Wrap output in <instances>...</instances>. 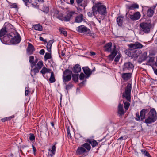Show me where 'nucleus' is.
Wrapping results in <instances>:
<instances>
[{
	"mask_svg": "<svg viewBox=\"0 0 157 157\" xmlns=\"http://www.w3.org/2000/svg\"><path fill=\"white\" fill-rule=\"evenodd\" d=\"M32 147H33V152H34V154L35 155H36L35 152L36 151V148H35V147L33 145H32Z\"/></svg>",
	"mask_w": 157,
	"mask_h": 157,
	"instance_id": "nucleus-60",
	"label": "nucleus"
},
{
	"mask_svg": "<svg viewBox=\"0 0 157 157\" xmlns=\"http://www.w3.org/2000/svg\"><path fill=\"white\" fill-rule=\"evenodd\" d=\"M124 20V16H119L117 18V23L119 26L122 27Z\"/></svg>",
	"mask_w": 157,
	"mask_h": 157,
	"instance_id": "nucleus-15",
	"label": "nucleus"
},
{
	"mask_svg": "<svg viewBox=\"0 0 157 157\" xmlns=\"http://www.w3.org/2000/svg\"><path fill=\"white\" fill-rule=\"evenodd\" d=\"M36 67L33 69L31 70V75L32 77L34 76L36 73L39 72V71L43 67V62L42 61H40L36 65Z\"/></svg>",
	"mask_w": 157,
	"mask_h": 157,
	"instance_id": "nucleus-8",
	"label": "nucleus"
},
{
	"mask_svg": "<svg viewBox=\"0 0 157 157\" xmlns=\"http://www.w3.org/2000/svg\"><path fill=\"white\" fill-rule=\"evenodd\" d=\"M49 80L51 83L54 82L55 81L54 74L52 71L51 72V76L49 78Z\"/></svg>",
	"mask_w": 157,
	"mask_h": 157,
	"instance_id": "nucleus-40",
	"label": "nucleus"
},
{
	"mask_svg": "<svg viewBox=\"0 0 157 157\" xmlns=\"http://www.w3.org/2000/svg\"><path fill=\"white\" fill-rule=\"evenodd\" d=\"M123 137H124L123 136H122L121 137H120L117 139V140H120L121 141L122 140H123Z\"/></svg>",
	"mask_w": 157,
	"mask_h": 157,
	"instance_id": "nucleus-63",
	"label": "nucleus"
},
{
	"mask_svg": "<svg viewBox=\"0 0 157 157\" xmlns=\"http://www.w3.org/2000/svg\"><path fill=\"white\" fill-rule=\"evenodd\" d=\"M28 46L27 49V53L29 55L32 54L33 52L35 51V48L31 43L28 42Z\"/></svg>",
	"mask_w": 157,
	"mask_h": 157,
	"instance_id": "nucleus-14",
	"label": "nucleus"
},
{
	"mask_svg": "<svg viewBox=\"0 0 157 157\" xmlns=\"http://www.w3.org/2000/svg\"><path fill=\"white\" fill-rule=\"evenodd\" d=\"M43 12L45 13H47L49 11V8L48 7H44L43 9Z\"/></svg>",
	"mask_w": 157,
	"mask_h": 157,
	"instance_id": "nucleus-56",
	"label": "nucleus"
},
{
	"mask_svg": "<svg viewBox=\"0 0 157 157\" xmlns=\"http://www.w3.org/2000/svg\"><path fill=\"white\" fill-rule=\"evenodd\" d=\"M120 57L121 56L120 54H118V55H117L115 59V62L117 63L118 62L120 58Z\"/></svg>",
	"mask_w": 157,
	"mask_h": 157,
	"instance_id": "nucleus-53",
	"label": "nucleus"
},
{
	"mask_svg": "<svg viewBox=\"0 0 157 157\" xmlns=\"http://www.w3.org/2000/svg\"><path fill=\"white\" fill-rule=\"evenodd\" d=\"M21 40V37L17 31H15V34L13 37L10 40L11 43L12 44H16L19 43Z\"/></svg>",
	"mask_w": 157,
	"mask_h": 157,
	"instance_id": "nucleus-9",
	"label": "nucleus"
},
{
	"mask_svg": "<svg viewBox=\"0 0 157 157\" xmlns=\"http://www.w3.org/2000/svg\"><path fill=\"white\" fill-rule=\"evenodd\" d=\"M157 120V113L155 108H151L147 114V117L144 121L147 125L151 124Z\"/></svg>",
	"mask_w": 157,
	"mask_h": 157,
	"instance_id": "nucleus-4",
	"label": "nucleus"
},
{
	"mask_svg": "<svg viewBox=\"0 0 157 157\" xmlns=\"http://www.w3.org/2000/svg\"><path fill=\"white\" fill-rule=\"evenodd\" d=\"M154 13V11L152 9L150 8L148 9L147 12V15L149 17L152 16Z\"/></svg>",
	"mask_w": 157,
	"mask_h": 157,
	"instance_id": "nucleus-39",
	"label": "nucleus"
},
{
	"mask_svg": "<svg viewBox=\"0 0 157 157\" xmlns=\"http://www.w3.org/2000/svg\"><path fill=\"white\" fill-rule=\"evenodd\" d=\"M73 86V85L71 82H69L67 85L66 86V89L67 90H69Z\"/></svg>",
	"mask_w": 157,
	"mask_h": 157,
	"instance_id": "nucleus-44",
	"label": "nucleus"
},
{
	"mask_svg": "<svg viewBox=\"0 0 157 157\" xmlns=\"http://www.w3.org/2000/svg\"><path fill=\"white\" fill-rule=\"evenodd\" d=\"M45 53V50L44 49H42L41 50L40 52L39 53L43 55H44Z\"/></svg>",
	"mask_w": 157,
	"mask_h": 157,
	"instance_id": "nucleus-59",
	"label": "nucleus"
},
{
	"mask_svg": "<svg viewBox=\"0 0 157 157\" xmlns=\"http://www.w3.org/2000/svg\"><path fill=\"white\" fill-rule=\"evenodd\" d=\"M87 153L86 150L82 146L78 147L76 151V154L78 155H84Z\"/></svg>",
	"mask_w": 157,
	"mask_h": 157,
	"instance_id": "nucleus-13",
	"label": "nucleus"
},
{
	"mask_svg": "<svg viewBox=\"0 0 157 157\" xmlns=\"http://www.w3.org/2000/svg\"><path fill=\"white\" fill-rule=\"evenodd\" d=\"M65 1L68 4L73 5L74 2V0H65Z\"/></svg>",
	"mask_w": 157,
	"mask_h": 157,
	"instance_id": "nucleus-51",
	"label": "nucleus"
},
{
	"mask_svg": "<svg viewBox=\"0 0 157 157\" xmlns=\"http://www.w3.org/2000/svg\"><path fill=\"white\" fill-rule=\"evenodd\" d=\"M29 62L31 64V67L33 68L34 67L36 66V62H34V57L33 56H31L29 57Z\"/></svg>",
	"mask_w": 157,
	"mask_h": 157,
	"instance_id": "nucleus-32",
	"label": "nucleus"
},
{
	"mask_svg": "<svg viewBox=\"0 0 157 157\" xmlns=\"http://www.w3.org/2000/svg\"><path fill=\"white\" fill-rule=\"evenodd\" d=\"M125 112L123 109V105L121 103L119 104L117 108V112L120 116H121L124 115Z\"/></svg>",
	"mask_w": 157,
	"mask_h": 157,
	"instance_id": "nucleus-16",
	"label": "nucleus"
},
{
	"mask_svg": "<svg viewBox=\"0 0 157 157\" xmlns=\"http://www.w3.org/2000/svg\"><path fill=\"white\" fill-rule=\"evenodd\" d=\"M51 58V56L50 54L48 53H45L44 56V59L45 61Z\"/></svg>",
	"mask_w": 157,
	"mask_h": 157,
	"instance_id": "nucleus-43",
	"label": "nucleus"
},
{
	"mask_svg": "<svg viewBox=\"0 0 157 157\" xmlns=\"http://www.w3.org/2000/svg\"><path fill=\"white\" fill-rule=\"evenodd\" d=\"M81 146L83 147L86 150L87 152L89 151L91 148L90 144L87 142L83 144Z\"/></svg>",
	"mask_w": 157,
	"mask_h": 157,
	"instance_id": "nucleus-30",
	"label": "nucleus"
},
{
	"mask_svg": "<svg viewBox=\"0 0 157 157\" xmlns=\"http://www.w3.org/2000/svg\"><path fill=\"white\" fill-rule=\"evenodd\" d=\"M8 33L6 29L4 28V27H3L0 30V39L1 41L2 39L1 38V37H2L5 35L6 34V33Z\"/></svg>",
	"mask_w": 157,
	"mask_h": 157,
	"instance_id": "nucleus-34",
	"label": "nucleus"
},
{
	"mask_svg": "<svg viewBox=\"0 0 157 157\" xmlns=\"http://www.w3.org/2000/svg\"><path fill=\"white\" fill-rule=\"evenodd\" d=\"M86 141L90 144H91L93 148L94 147L98 145V143L94 140L87 139Z\"/></svg>",
	"mask_w": 157,
	"mask_h": 157,
	"instance_id": "nucleus-20",
	"label": "nucleus"
},
{
	"mask_svg": "<svg viewBox=\"0 0 157 157\" xmlns=\"http://www.w3.org/2000/svg\"><path fill=\"white\" fill-rule=\"evenodd\" d=\"M90 54L92 56H94L95 55V53L94 52H91Z\"/></svg>",
	"mask_w": 157,
	"mask_h": 157,
	"instance_id": "nucleus-64",
	"label": "nucleus"
},
{
	"mask_svg": "<svg viewBox=\"0 0 157 157\" xmlns=\"http://www.w3.org/2000/svg\"><path fill=\"white\" fill-rule=\"evenodd\" d=\"M130 49L129 51L130 55L134 57H137L141 53L140 51L136 50L138 49H141L144 47V46L140 43L136 42L134 43L130 44L129 45Z\"/></svg>",
	"mask_w": 157,
	"mask_h": 157,
	"instance_id": "nucleus-3",
	"label": "nucleus"
},
{
	"mask_svg": "<svg viewBox=\"0 0 157 157\" xmlns=\"http://www.w3.org/2000/svg\"><path fill=\"white\" fill-rule=\"evenodd\" d=\"M67 137L68 138H70V139H72V137L70 133V128L69 127H68L67 128Z\"/></svg>",
	"mask_w": 157,
	"mask_h": 157,
	"instance_id": "nucleus-47",
	"label": "nucleus"
},
{
	"mask_svg": "<svg viewBox=\"0 0 157 157\" xmlns=\"http://www.w3.org/2000/svg\"><path fill=\"white\" fill-rule=\"evenodd\" d=\"M30 140L31 141H33L35 140V136L33 133H30L29 134Z\"/></svg>",
	"mask_w": 157,
	"mask_h": 157,
	"instance_id": "nucleus-46",
	"label": "nucleus"
},
{
	"mask_svg": "<svg viewBox=\"0 0 157 157\" xmlns=\"http://www.w3.org/2000/svg\"><path fill=\"white\" fill-rule=\"evenodd\" d=\"M12 36L9 34L4 36L3 38V43L5 44L7 43V42L9 41L10 38Z\"/></svg>",
	"mask_w": 157,
	"mask_h": 157,
	"instance_id": "nucleus-31",
	"label": "nucleus"
},
{
	"mask_svg": "<svg viewBox=\"0 0 157 157\" xmlns=\"http://www.w3.org/2000/svg\"><path fill=\"white\" fill-rule=\"evenodd\" d=\"M132 89V86L130 84H128L125 89V92L123 94V98H125L127 101H125L123 100L124 107V108L125 112H126L128 109L131 101V93Z\"/></svg>",
	"mask_w": 157,
	"mask_h": 157,
	"instance_id": "nucleus-2",
	"label": "nucleus"
},
{
	"mask_svg": "<svg viewBox=\"0 0 157 157\" xmlns=\"http://www.w3.org/2000/svg\"><path fill=\"white\" fill-rule=\"evenodd\" d=\"M134 66L133 64L130 62L124 63L123 67V70L124 71H133Z\"/></svg>",
	"mask_w": 157,
	"mask_h": 157,
	"instance_id": "nucleus-10",
	"label": "nucleus"
},
{
	"mask_svg": "<svg viewBox=\"0 0 157 157\" xmlns=\"http://www.w3.org/2000/svg\"><path fill=\"white\" fill-rule=\"evenodd\" d=\"M86 76L83 73H81L79 75V79L81 80H83L85 78H86Z\"/></svg>",
	"mask_w": 157,
	"mask_h": 157,
	"instance_id": "nucleus-49",
	"label": "nucleus"
},
{
	"mask_svg": "<svg viewBox=\"0 0 157 157\" xmlns=\"http://www.w3.org/2000/svg\"><path fill=\"white\" fill-rule=\"evenodd\" d=\"M131 77V73H126L122 74V77L124 80H128Z\"/></svg>",
	"mask_w": 157,
	"mask_h": 157,
	"instance_id": "nucleus-25",
	"label": "nucleus"
},
{
	"mask_svg": "<svg viewBox=\"0 0 157 157\" xmlns=\"http://www.w3.org/2000/svg\"><path fill=\"white\" fill-rule=\"evenodd\" d=\"M76 29L78 32L82 33H89L90 32V29L84 25L77 27Z\"/></svg>",
	"mask_w": 157,
	"mask_h": 157,
	"instance_id": "nucleus-11",
	"label": "nucleus"
},
{
	"mask_svg": "<svg viewBox=\"0 0 157 157\" xmlns=\"http://www.w3.org/2000/svg\"><path fill=\"white\" fill-rule=\"evenodd\" d=\"M135 119L137 121H141V117L140 116L139 112L136 113Z\"/></svg>",
	"mask_w": 157,
	"mask_h": 157,
	"instance_id": "nucleus-45",
	"label": "nucleus"
},
{
	"mask_svg": "<svg viewBox=\"0 0 157 157\" xmlns=\"http://www.w3.org/2000/svg\"><path fill=\"white\" fill-rule=\"evenodd\" d=\"M140 31L144 33H148L150 31L151 27V24L147 22H142L140 25Z\"/></svg>",
	"mask_w": 157,
	"mask_h": 157,
	"instance_id": "nucleus-6",
	"label": "nucleus"
},
{
	"mask_svg": "<svg viewBox=\"0 0 157 157\" xmlns=\"http://www.w3.org/2000/svg\"><path fill=\"white\" fill-rule=\"evenodd\" d=\"M83 15L82 14L77 16L75 18V21L78 23L82 22L83 20Z\"/></svg>",
	"mask_w": 157,
	"mask_h": 157,
	"instance_id": "nucleus-27",
	"label": "nucleus"
},
{
	"mask_svg": "<svg viewBox=\"0 0 157 157\" xmlns=\"http://www.w3.org/2000/svg\"><path fill=\"white\" fill-rule=\"evenodd\" d=\"M112 44L109 42L106 44L104 47V50L106 52H110L111 50Z\"/></svg>",
	"mask_w": 157,
	"mask_h": 157,
	"instance_id": "nucleus-26",
	"label": "nucleus"
},
{
	"mask_svg": "<svg viewBox=\"0 0 157 157\" xmlns=\"http://www.w3.org/2000/svg\"><path fill=\"white\" fill-rule=\"evenodd\" d=\"M54 42V40H50L47 43L46 47L48 51L51 52V47L52 44Z\"/></svg>",
	"mask_w": 157,
	"mask_h": 157,
	"instance_id": "nucleus-28",
	"label": "nucleus"
},
{
	"mask_svg": "<svg viewBox=\"0 0 157 157\" xmlns=\"http://www.w3.org/2000/svg\"><path fill=\"white\" fill-rule=\"evenodd\" d=\"M51 70L49 69L46 68L44 66L43 67L40 71V72L43 75L49 72Z\"/></svg>",
	"mask_w": 157,
	"mask_h": 157,
	"instance_id": "nucleus-33",
	"label": "nucleus"
},
{
	"mask_svg": "<svg viewBox=\"0 0 157 157\" xmlns=\"http://www.w3.org/2000/svg\"><path fill=\"white\" fill-rule=\"evenodd\" d=\"M92 9L95 17L99 19H104L107 13L106 8L105 5L101 3L97 2L93 6Z\"/></svg>",
	"mask_w": 157,
	"mask_h": 157,
	"instance_id": "nucleus-1",
	"label": "nucleus"
},
{
	"mask_svg": "<svg viewBox=\"0 0 157 157\" xmlns=\"http://www.w3.org/2000/svg\"><path fill=\"white\" fill-rule=\"evenodd\" d=\"M147 112V109H142L140 112L141 121H143V122L144 121L145 119H146L145 117Z\"/></svg>",
	"mask_w": 157,
	"mask_h": 157,
	"instance_id": "nucleus-17",
	"label": "nucleus"
},
{
	"mask_svg": "<svg viewBox=\"0 0 157 157\" xmlns=\"http://www.w3.org/2000/svg\"><path fill=\"white\" fill-rule=\"evenodd\" d=\"M29 92H30L29 90V87L28 86L27 87H26L25 88V95H28Z\"/></svg>",
	"mask_w": 157,
	"mask_h": 157,
	"instance_id": "nucleus-55",
	"label": "nucleus"
},
{
	"mask_svg": "<svg viewBox=\"0 0 157 157\" xmlns=\"http://www.w3.org/2000/svg\"><path fill=\"white\" fill-rule=\"evenodd\" d=\"M154 58L153 57H147V60L148 62L153 63L154 61Z\"/></svg>",
	"mask_w": 157,
	"mask_h": 157,
	"instance_id": "nucleus-48",
	"label": "nucleus"
},
{
	"mask_svg": "<svg viewBox=\"0 0 157 157\" xmlns=\"http://www.w3.org/2000/svg\"><path fill=\"white\" fill-rule=\"evenodd\" d=\"M84 72L86 75V78H88L91 74L90 70L88 67H84L82 68Z\"/></svg>",
	"mask_w": 157,
	"mask_h": 157,
	"instance_id": "nucleus-19",
	"label": "nucleus"
},
{
	"mask_svg": "<svg viewBox=\"0 0 157 157\" xmlns=\"http://www.w3.org/2000/svg\"><path fill=\"white\" fill-rule=\"evenodd\" d=\"M152 68L153 69L155 73L157 75V68L155 69L154 67H152Z\"/></svg>",
	"mask_w": 157,
	"mask_h": 157,
	"instance_id": "nucleus-61",
	"label": "nucleus"
},
{
	"mask_svg": "<svg viewBox=\"0 0 157 157\" xmlns=\"http://www.w3.org/2000/svg\"><path fill=\"white\" fill-rule=\"evenodd\" d=\"M11 8H17V5L16 3H12L10 5Z\"/></svg>",
	"mask_w": 157,
	"mask_h": 157,
	"instance_id": "nucleus-57",
	"label": "nucleus"
},
{
	"mask_svg": "<svg viewBox=\"0 0 157 157\" xmlns=\"http://www.w3.org/2000/svg\"><path fill=\"white\" fill-rule=\"evenodd\" d=\"M129 17L132 20H136L140 18V14L139 12H137L133 15H130Z\"/></svg>",
	"mask_w": 157,
	"mask_h": 157,
	"instance_id": "nucleus-18",
	"label": "nucleus"
},
{
	"mask_svg": "<svg viewBox=\"0 0 157 157\" xmlns=\"http://www.w3.org/2000/svg\"><path fill=\"white\" fill-rule=\"evenodd\" d=\"M77 4L79 6L85 8L87 6V2L86 1L84 0H76Z\"/></svg>",
	"mask_w": 157,
	"mask_h": 157,
	"instance_id": "nucleus-22",
	"label": "nucleus"
},
{
	"mask_svg": "<svg viewBox=\"0 0 157 157\" xmlns=\"http://www.w3.org/2000/svg\"><path fill=\"white\" fill-rule=\"evenodd\" d=\"M39 39H40V40L41 41H43L44 42L45 41V40L42 37L40 36V38H39Z\"/></svg>",
	"mask_w": 157,
	"mask_h": 157,
	"instance_id": "nucleus-62",
	"label": "nucleus"
},
{
	"mask_svg": "<svg viewBox=\"0 0 157 157\" xmlns=\"http://www.w3.org/2000/svg\"><path fill=\"white\" fill-rule=\"evenodd\" d=\"M22 1L25 3V5L29 7V4L30 3V2H29L30 0H22Z\"/></svg>",
	"mask_w": 157,
	"mask_h": 157,
	"instance_id": "nucleus-54",
	"label": "nucleus"
},
{
	"mask_svg": "<svg viewBox=\"0 0 157 157\" xmlns=\"http://www.w3.org/2000/svg\"><path fill=\"white\" fill-rule=\"evenodd\" d=\"M86 80H85L83 81L82 82L80 83H79V86L80 87H82V86H83L84 84H85V83L86 82Z\"/></svg>",
	"mask_w": 157,
	"mask_h": 157,
	"instance_id": "nucleus-58",
	"label": "nucleus"
},
{
	"mask_svg": "<svg viewBox=\"0 0 157 157\" xmlns=\"http://www.w3.org/2000/svg\"><path fill=\"white\" fill-rule=\"evenodd\" d=\"M117 52L115 49L111 53V54L109 55V57L111 59H113L117 55Z\"/></svg>",
	"mask_w": 157,
	"mask_h": 157,
	"instance_id": "nucleus-35",
	"label": "nucleus"
},
{
	"mask_svg": "<svg viewBox=\"0 0 157 157\" xmlns=\"http://www.w3.org/2000/svg\"><path fill=\"white\" fill-rule=\"evenodd\" d=\"M59 31L60 32V34H63L65 36L67 35V32L65 31L63 28H60L59 29Z\"/></svg>",
	"mask_w": 157,
	"mask_h": 157,
	"instance_id": "nucleus-37",
	"label": "nucleus"
},
{
	"mask_svg": "<svg viewBox=\"0 0 157 157\" xmlns=\"http://www.w3.org/2000/svg\"><path fill=\"white\" fill-rule=\"evenodd\" d=\"M72 80L74 81L77 82L78 81V74H74L72 75Z\"/></svg>",
	"mask_w": 157,
	"mask_h": 157,
	"instance_id": "nucleus-42",
	"label": "nucleus"
},
{
	"mask_svg": "<svg viewBox=\"0 0 157 157\" xmlns=\"http://www.w3.org/2000/svg\"><path fill=\"white\" fill-rule=\"evenodd\" d=\"M57 144V143L56 142L54 143L51 149H48V151H50V153H49V152H48V154L49 155L51 156V157L53 156L55 154L56 150V145Z\"/></svg>",
	"mask_w": 157,
	"mask_h": 157,
	"instance_id": "nucleus-12",
	"label": "nucleus"
},
{
	"mask_svg": "<svg viewBox=\"0 0 157 157\" xmlns=\"http://www.w3.org/2000/svg\"><path fill=\"white\" fill-rule=\"evenodd\" d=\"M72 71L68 69H66L63 72V81L65 84L66 82L70 81L71 79Z\"/></svg>",
	"mask_w": 157,
	"mask_h": 157,
	"instance_id": "nucleus-7",
	"label": "nucleus"
},
{
	"mask_svg": "<svg viewBox=\"0 0 157 157\" xmlns=\"http://www.w3.org/2000/svg\"><path fill=\"white\" fill-rule=\"evenodd\" d=\"M157 120V113L155 108H151L147 114V117L144 121L147 125L151 124Z\"/></svg>",
	"mask_w": 157,
	"mask_h": 157,
	"instance_id": "nucleus-5",
	"label": "nucleus"
},
{
	"mask_svg": "<svg viewBox=\"0 0 157 157\" xmlns=\"http://www.w3.org/2000/svg\"><path fill=\"white\" fill-rule=\"evenodd\" d=\"M13 26L9 23H5L4 27L7 32H9L10 30L13 28Z\"/></svg>",
	"mask_w": 157,
	"mask_h": 157,
	"instance_id": "nucleus-29",
	"label": "nucleus"
},
{
	"mask_svg": "<svg viewBox=\"0 0 157 157\" xmlns=\"http://www.w3.org/2000/svg\"><path fill=\"white\" fill-rule=\"evenodd\" d=\"M72 70L74 73H78L81 71V69L80 65L77 64L75 66Z\"/></svg>",
	"mask_w": 157,
	"mask_h": 157,
	"instance_id": "nucleus-23",
	"label": "nucleus"
},
{
	"mask_svg": "<svg viewBox=\"0 0 157 157\" xmlns=\"http://www.w3.org/2000/svg\"><path fill=\"white\" fill-rule=\"evenodd\" d=\"M14 117V115L3 118L1 119L2 121L3 122H5L6 121L11 120Z\"/></svg>",
	"mask_w": 157,
	"mask_h": 157,
	"instance_id": "nucleus-38",
	"label": "nucleus"
},
{
	"mask_svg": "<svg viewBox=\"0 0 157 157\" xmlns=\"http://www.w3.org/2000/svg\"><path fill=\"white\" fill-rule=\"evenodd\" d=\"M33 28L35 30L40 31H42L43 29L42 26L41 25L38 24L33 25Z\"/></svg>",
	"mask_w": 157,
	"mask_h": 157,
	"instance_id": "nucleus-36",
	"label": "nucleus"
},
{
	"mask_svg": "<svg viewBox=\"0 0 157 157\" xmlns=\"http://www.w3.org/2000/svg\"><path fill=\"white\" fill-rule=\"evenodd\" d=\"M139 7V5L136 3H133L131 5H127V8L131 10L138 9Z\"/></svg>",
	"mask_w": 157,
	"mask_h": 157,
	"instance_id": "nucleus-24",
	"label": "nucleus"
},
{
	"mask_svg": "<svg viewBox=\"0 0 157 157\" xmlns=\"http://www.w3.org/2000/svg\"><path fill=\"white\" fill-rule=\"evenodd\" d=\"M92 9V12H89L87 13L88 16L90 17H92L93 16H94L95 17V15H94V11Z\"/></svg>",
	"mask_w": 157,
	"mask_h": 157,
	"instance_id": "nucleus-50",
	"label": "nucleus"
},
{
	"mask_svg": "<svg viewBox=\"0 0 157 157\" xmlns=\"http://www.w3.org/2000/svg\"><path fill=\"white\" fill-rule=\"evenodd\" d=\"M74 13L75 12H73L69 13L64 17L63 21H69Z\"/></svg>",
	"mask_w": 157,
	"mask_h": 157,
	"instance_id": "nucleus-21",
	"label": "nucleus"
},
{
	"mask_svg": "<svg viewBox=\"0 0 157 157\" xmlns=\"http://www.w3.org/2000/svg\"><path fill=\"white\" fill-rule=\"evenodd\" d=\"M142 153L144 154V155L146 156L147 157H152L150 154H149V152L147 151L145 149H142L141 150Z\"/></svg>",
	"mask_w": 157,
	"mask_h": 157,
	"instance_id": "nucleus-41",
	"label": "nucleus"
},
{
	"mask_svg": "<svg viewBox=\"0 0 157 157\" xmlns=\"http://www.w3.org/2000/svg\"><path fill=\"white\" fill-rule=\"evenodd\" d=\"M75 138L78 140L80 138L82 137L81 135L79 133H76L75 135Z\"/></svg>",
	"mask_w": 157,
	"mask_h": 157,
	"instance_id": "nucleus-52",
	"label": "nucleus"
}]
</instances>
